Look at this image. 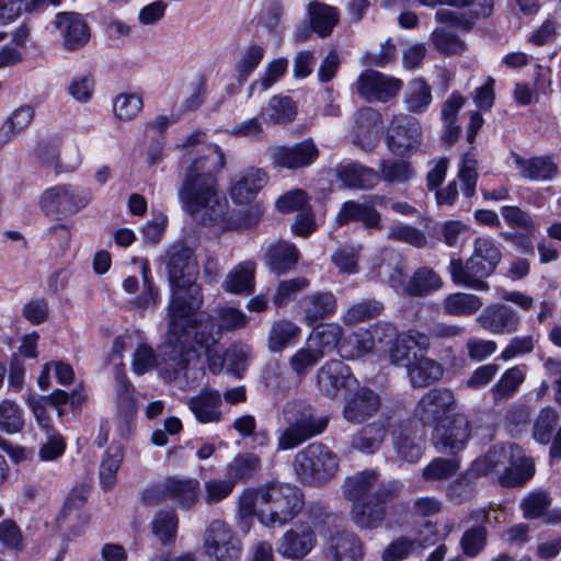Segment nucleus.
Instances as JSON below:
<instances>
[{"label": "nucleus", "mask_w": 561, "mask_h": 561, "mask_svg": "<svg viewBox=\"0 0 561 561\" xmlns=\"http://www.w3.org/2000/svg\"><path fill=\"white\" fill-rule=\"evenodd\" d=\"M183 147L196 157L185 171L178 198L183 209L199 224L219 225L229 208L226 197L219 193L216 178L225 167L224 153L218 146L206 142L202 133L190 135Z\"/></svg>", "instance_id": "obj_1"}, {"label": "nucleus", "mask_w": 561, "mask_h": 561, "mask_svg": "<svg viewBox=\"0 0 561 561\" xmlns=\"http://www.w3.org/2000/svg\"><path fill=\"white\" fill-rule=\"evenodd\" d=\"M304 508V494L293 484L268 482L245 489L239 496L237 527L248 534L256 518L265 527H280L291 522Z\"/></svg>", "instance_id": "obj_2"}, {"label": "nucleus", "mask_w": 561, "mask_h": 561, "mask_svg": "<svg viewBox=\"0 0 561 561\" xmlns=\"http://www.w3.org/2000/svg\"><path fill=\"white\" fill-rule=\"evenodd\" d=\"M164 262L171 288L168 317L171 319L172 330L179 332L191 323L192 316L204 302L202 287L196 282L198 263L194 251L182 241L170 245Z\"/></svg>", "instance_id": "obj_3"}, {"label": "nucleus", "mask_w": 561, "mask_h": 561, "mask_svg": "<svg viewBox=\"0 0 561 561\" xmlns=\"http://www.w3.org/2000/svg\"><path fill=\"white\" fill-rule=\"evenodd\" d=\"M472 248V254L466 261L453 259L448 272L456 285L486 291L489 284L485 278L495 272L502 261V252L499 245L486 237L476 238Z\"/></svg>", "instance_id": "obj_4"}, {"label": "nucleus", "mask_w": 561, "mask_h": 561, "mask_svg": "<svg viewBox=\"0 0 561 561\" xmlns=\"http://www.w3.org/2000/svg\"><path fill=\"white\" fill-rule=\"evenodd\" d=\"M282 413L287 427L278 437L277 446L279 450L293 449L320 435L329 424L327 416L318 415L312 407L304 401L287 402Z\"/></svg>", "instance_id": "obj_5"}, {"label": "nucleus", "mask_w": 561, "mask_h": 561, "mask_svg": "<svg viewBox=\"0 0 561 561\" xmlns=\"http://www.w3.org/2000/svg\"><path fill=\"white\" fill-rule=\"evenodd\" d=\"M294 470L301 482L323 483L339 470V458L321 443L309 444L296 454Z\"/></svg>", "instance_id": "obj_6"}, {"label": "nucleus", "mask_w": 561, "mask_h": 561, "mask_svg": "<svg viewBox=\"0 0 561 561\" xmlns=\"http://www.w3.org/2000/svg\"><path fill=\"white\" fill-rule=\"evenodd\" d=\"M399 480L381 483L371 494V499L356 502L351 507V519L359 529H376L386 519V503L398 497L402 491Z\"/></svg>", "instance_id": "obj_7"}, {"label": "nucleus", "mask_w": 561, "mask_h": 561, "mask_svg": "<svg viewBox=\"0 0 561 561\" xmlns=\"http://www.w3.org/2000/svg\"><path fill=\"white\" fill-rule=\"evenodd\" d=\"M457 407L454 392L447 388H435L425 392L414 408V416L434 430L446 422Z\"/></svg>", "instance_id": "obj_8"}, {"label": "nucleus", "mask_w": 561, "mask_h": 561, "mask_svg": "<svg viewBox=\"0 0 561 561\" xmlns=\"http://www.w3.org/2000/svg\"><path fill=\"white\" fill-rule=\"evenodd\" d=\"M91 199L87 190L70 185H58L46 190L42 195L43 211L54 219H60L83 208Z\"/></svg>", "instance_id": "obj_9"}, {"label": "nucleus", "mask_w": 561, "mask_h": 561, "mask_svg": "<svg viewBox=\"0 0 561 561\" xmlns=\"http://www.w3.org/2000/svg\"><path fill=\"white\" fill-rule=\"evenodd\" d=\"M204 548L207 556L215 561H239L242 543L231 527L221 519L209 523L205 530Z\"/></svg>", "instance_id": "obj_10"}, {"label": "nucleus", "mask_w": 561, "mask_h": 561, "mask_svg": "<svg viewBox=\"0 0 561 561\" xmlns=\"http://www.w3.org/2000/svg\"><path fill=\"white\" fill-rule=\"evenodd\" d=\"M446 422L438 425L432 435L437 451L447 455H457L468 445L471 434L472 424L468 416L456 413Z\"/></svg>", "instance_id": "obj_11"}, {"label": "nucleus", "mask_w": 561, "mask_h": 561, "mask_svg": "<svg viewBox=\"0 0 561 561\" xmlns=\"http://www.w3.org/2000/svg\"><path fill=\"white\" fill-rule=\"evenodd\" d=\"M265 156L274 168L297 170L311 165L319 157V149L309 138L293 146H268Z\"/></svg>", "instance_id": "obj_12"}, {"label": "nucleus", "mask_w": 561, "mask_h": 561, "mask_svg": "<svg viewBox=\"0 0 561 561\" xmlns=\"http://www.w3.org/2000/svg\"><path fill=\"white\" fill-rule=\"evenodd\" d=\"M317 546V535L310 522H298L276 542V551L289 560H300Z\"/></svg>", "instance_id": "obj_13"}, {"label": "nucleus", "mask_w": 561, "mask_h": 561, "mask_svg": "<svg viewBox=\"0 0 561 561\" xmlns=\"http://www.w3.org/2000/svg\"><path fill=\"white\" fill-rule=\"evenodd\" d=\"M479 327L494 335H511L520 327V316L511 306L494 302L486 306L476 319Z\"/></svg>", "instance_id": "obj_14"}, {"label": "nucleus", "mask_w": 561, "mask_h": 561, "mask_svg": "<svg viewBox=\"0 0 561 561\" xmlns=\"http://www.w3.org/2000/svg\"><path fill=\"white\" fill-rule=\"evenodd\" d=\"M402 88L400 79L376 70H366L357 79V93L368 102H387Z\"/></svg>", "instance_id": "obj_15"}, {"label": "nucleus", "mask_w": 561, "mask_h": 561, "mask_svg": "<svg viewBox=\"0 0 561 561\" xmlns=\"http://www.w3.org/2000/svg\"><path fill=\"white\" fill-rule=\"evenodd\" d=\"M381 407L380 396L368 387H358L344 400L342 415L352 424H363L371 419Z\"/></svg>", "instance_id": "obj_16"}, {"label": "nucleus", "mask_w": 561, "mask_h": 561, "mask_svg": "<svg viewBox=\"0 0 561 561\" xmlns=\"http://www.w3.org/2000/svg\"><path fill=\"white\" fill-rule=\"evenodd\" d=\"M442 4H449L457 8H471V14H465L449 9H439L435 14V19L438 23L448 24L461 30L471 28L474 18L489 15L493 7L492 0H443Z\"/></svg>", "instance_id": "obj_17"}, {"label": "nucleus", "mask_w": 561, "mask_h": 561, "mask_svg": "<svg viewBox=\"0 0 561 561\" xmlns=\"http://www.w3.org/2000/svg\"><path fill=\"white\" fill-rule=\"evenodd\" d=\"M385 197L375 195L365 203L347 201L343 203L336 215L339 226L346 225L351 221H359L366 229L381 230V215L375 208V203H382Z\"/></svg>", "instance_id": "obj_18"}, {"label": "nucleus", "mask_w": 561, "mask_h": 561, "mask_svg": "<svg viewBox=\"0 0 561 561\" xmlns=\"http://www.w3.org/2000/svg\"><path fill=\"white\" fill-rule=\"evenodd\" d=\"M351 379V369L341 360L327 362L316 374L319 391L330 399H336L339 392L348 387Z\"/></svg>", "instance_id": "obj_19"}, {"label": "nucleus", "mask_w": 561, "mask_h": 561, "mask_svg": "<svg viewBox=\"0 0 561 561\" xmlns=\"http://www.w3.org/2000/svg\"><path fill=\"white\" fill-rule=\"evenodd\" d=\"M421 138V125L413 117L396 118L387 136L388 149L394 154H403Z\"/></svg>", "instance_id": "obj_20"}, {"label": "nucleus", "mask_w": 561, "mask_h": 561, "mask_svg": "<svg viewBox=\"0 0 561 561\" xmlns=\"http://www.w3.org/2000/svg\"><path fill=\"white\" fill-rule=\"evenodd\" d=\"M519 453V448L512 444L493 446L484 456L472 461L469 474L484 477L501 468L513 465V458Z\"/></svg>", "instance_id": "obj_21"}, {"label": "nucleus", "mask_w": 561, "mask_h": 561, "mask_svg": "<svg viewBox=\"0 0 561 561\" xmlns=\"http://www.w3.org/2000/svg\"><path fill=\"white\" fill-rule=\"evenodd\" d=\"M55 25L62 31L64 45L69 50L83 47L90 38L88 24L79 13H58L56 15Z\"/></svg>", "instance_id": "obj_22"}, {"label": "nucleus", "mask_w": 561, "mask_h": 561, "mask_svg": "<svg viewBox=\"0 0 561 561\" xmlns=\"http://www.w3.org/2000/svg\"><path fill=\"white\" fill-rule=\"evenodd\" d=\"M379 473L374 469H366L345 478L342 484L343 496L352 504L371 499L378 489Z\"/></svg>", "instance_id": "obj_23"}, {"label": "nucleus", "mask_w": 561, "mask_h": 561, "mask_svg": "<svg viewBox=\"0 0 561 561\" xmlns=\"http://www.w3.org/2000/svg\"><path fill=\"white\" fill-rule=\"evenodd\" d=\"M221 398L218 390L204 388L187 400V405L199 423H218L221 420Z\"/></svg>", "instance_id": "obj_24"}, {"label": "nucleus", "mask_w": 561, "mask_h": 561, "mask_svg": "<svg viewBox=\"0 0 561 561\" xmlns=\"http://www.w3.org/2000/svg\"><path fill=\"white\" fill-rule=\"evenodd\" d=\"M198 491L199 482L196 479L171 477L160 484L162 495L185 510L197 502Z\"/></svg>", "instance_id": "obj_25"}, {"label": "nucleus", "mask_w": 561, "mask_h": 561, "mask_svg": "<svg viewBox=\"0 0 561 561\" xmlns=\"http://www.w3.org/2000/svg\"><path fill=\"white\" fill-rule=\"evenodd\" d=\"M299 304L305 322L308 325L330 318L337 308L336 297L331 291H318L306 295Z\"/></svg>", "instance_id": "obj_26"}, {"label": "nucleus", "mask_w": 561, "mask_h": 561, "mask_svg": "<svg viewBox=\"0 0 561 561\" xmlns=\"http://www.w3.org/2000/svg\"><path fill=\"white\" fill-rule=\"evenodd\" d=\"M197 311L192 316L191 323L184 328V330L175 332L171 328V319L169 318V331L178 340L184 336L194 334V340L201 346L209 347L217 344L218 336L220 335V329L216 324L215 320L209 316L201 314L196 318Z\"/></svg>", "instance_id": "obj_27"}, {"label": "nucleus", "mask_w": 561, "mask_h": 561, "mask_svg": "<svg viewBox=\"0 0 561 561\" xmlns=\"http://www.w3.org/2000/svg\"><path fill=\"white\" fill-rule=\"evenodd\" d=\"M266 182L267 175L264 171L256 168H248L240 172L232 181L230 196L236 203H249Z\"/></svg>", "instance_id": "obj_28"}, {"label": "nucleus", "mask_w": 561, "mask_h": 561, "mask_svg": "<svg viewBox=\"0 0 561 561\" xmlns=\"http://www.w3.org/2000/svg\"><path fill=\"white\" fill-rule=\"evenodd\" d=\"M335 172L337 179L350 188L370 190L379 183L378 172L358 162L340 164Z\"/></svg>", "instance_id": "obj_29"}, {"label": "nucleus", "mask_w": 561, "mask_h": 561, "mask_svg": "<svg viewBox=\"0 0 561 561\" xmlns=\"http://www.w3.org/2000/svg\"><path fill=\"white\" fill-rule=\"evenodd\" d=\"M514 162L523 178L531 181H551L559 174V167L549 156L522 158L514 153Z\"/></svg>", "instance_id": "obj_30"}, {"label": "nucleus", "mask_w": 561, "mask_h": 561, "mask_svg": "<svg viewBox=\"0 0 561 561\" xmlns=\"http://www.w3.org/2000/svg\"><path fill=\"white\" fill-rule=\"evenodd\" d=\"M334 561H358L363 558V542L352 531H337L328 542Z\"/></svg>", "instance_id": "obj_31"}, {"label": "nucleus", "mask_w": 561, "mask_h": 561, "mask_svg": "<svg viewBox=\"0 0 561 561\" xmlns=\"http://www.w3.org/2000/svg\"><path fill=\"white\" fill-rule=\"evenodd\" d=\"M256 264L252 260L239 263L234 266L222 282L226 291L236 295H250L255 287Z\"/></svg>", "instance_id": "obj_32"}, {"label": "nucleus", "mask_w": 561, "mask_h": 561, "mask_svg": "<svg viewBox=\"0 0 561 561\" xmlns=\"http://www.w3.org/2000/svg\"><path fill=\"white\" fill-rule=\"evenodd\" d=\"M299 259L297 248L289 242L278 241L272 244L265 254V263L274 274L282 275L293 270Z\"/></svg>", "instance_id": "obj_33"}, {"label": "nucleus", "mask_w": 561, "mask_h": 561, "mask_svg": "<svg viewBox=\"0 0 561 561\" xmlns=\"http://www.w3.org/2000/svg\"><path fill=\"white\" fill-rule=\"evenodd\" d=\"M413 387H426L438 381L443 374V366L434 359L413 353V362L407 368Z\"/></svg>", "instance_id": "obj_34"}, {"label": "nucleus", "mask_w": 561, "mask_h": 561, "mask_svg": "<svg viewBox=\"0 0 561 561\" xmlns=\"http://www.w3.org/2000/svg\"><path fill=\"white\" fill-rule=\"evenodd\" d=\"M443 279L431 267L417 268L407 284L403 286V294L410 297H424L440 289Z\"/></svg>", "instance_id": "obj_35"}, {"label": "nucleus", "mask_w": 561, "mask_h": 561, "mask_svg": "<svg viewBox=\"0 0 561 561\" xmlns=\"http://www.w3.org/2000/svg\"><path fill=\"white\" fill-rule=\"evenodd\" d=\"M386 435V424L382 421H375L353 435L351 445L359 453L371 455L380 448Z\"/></svg>", "instance_id": "obj_36"}, {"label": "nucleus", "mask_w": 561, "mask_h": 561, "mask_svg": "<svg viewBox=\"0 0 561 561\" xmlns=\"http://www.w3.org/2000/svg\"><path fill=\"white\" fill-rule=\"evenodd\" d=\"M342 328L335 323H325L317 327L309 334L307 345L310 346L316 353L321 354V358L335 350L342 337Z\"/></svg>", "instance_id": "obj_37"}, {"label": "nucleus", "mask_w": 561, "mask_h": 561, "mask_svg": "<svg viewBox=\"0 0 561 561\" xmlns=\"http://www.w3.org/2000/svg\"><path fill=\"white\" fill-rule=\"evenodd\" d=\"M432 103L431 87L423 78L410 81L403 95V104L410 113H424Z\"/></svg>", "instance_id": "obj_38"}, {"label": "nucleus", "mask_w": 561, "mask_h": 561, "mask_svg": "<svg viewBox=\"0 0 561 561\" xmlns=\"http://www.w3.org/2000/svg\"><path fill=\"white\" fill-rule=\"evenodd\" d=\"M300 333V328L293 321L286 319L275 321L268 331L267 347L271 352H280L295 343Z\"/></svg>", "instance_id": "obj_39"}, {"label": "nucleus", "mask_w": 561, "mask_h": 561, "mask_svg": "<svg viewBox=\"0 0 561 561\" xmlns=\"http://www.w3.org/2000/svg\"><path fill=\"white\" fill-rule=\"evenodd\" d=\"M534 473V461L516 454L513 458V465H508L499 477V483L504 488L519 486L533 478Z\"/></svg>", "instance_id": "obj_40"}, {"label": "nucleus", "mask_w": 561, "mask_h": 561, "mask_svg": "<svg viewBox=\"0 0 561 561\" xmlns=\"http://www.w3.org/2000/svg\"><path fill=\"white\" fill-rule=\"evenodd\" d=\"M480 297L467 293H454L445 297L443 310L446 314L454 317H466L474 314L482 307Z\"/></svg>", "instance_id": "obj_41"}, {"label": "nucleus", "mask_w": 561, "mask_h": 561, "mask_svg": "<svg viewBox=\"0 0 561 561\" xmlns=\"http://www.w3.org/2000/svg\"><path fill=\"white\" fill-rule=\"evenodd\" d=\"M191 352H184L182 348L172 347L169 353L164 354L159 365L160 376L168 382L179 379L185 374L190 363Z\"/></svg>", "instance_id": "obj_42"}, {"label": "nucleus", "mask_w": 561, "mask_h": 561, "mask_svg": "<svg viewBox=\"0 0 561 561\" xmlns=\"http://www.w3.org/2000/svg\"><path fill=\"white\" fill-rule=\"evenodd\" d=\"M117 413L123 421L129 422L136 413L134 386L124 373L116 376Z\"/></svg>", "instance_id": "obj_43"}, {"label": "nucleus", "mask_w": 561, "mask_h": 561, "mask_svg": "<svg viewBox=\"0 0 561 561\" xmlns=\"http://www.w3.org/2000/svg\"><path fill=\"white\" fill-rule=\"evenodd\" d=\"M260 115L264 117L266 122L286 124L294 119L296 108L290 98L273 96L267 106L262 108Z\"/></svg>", "instance_id": "obj_44"}, {"label": "nucleus", "mask_w": 561, "mask_h": 561, "mask_svg": "<svg viewBox=\"0 0 561 561\" xmlns=\"http://www.w3.org/2000/svg\"><path fill=\"white\" fill-rule=\"evenodd\" d=\"M559 419V413L556 409L551 407L542 408L534 421V439L539 444L548 445L552 439V434L557 428Z\"/></svg>", "instance_id": "obj_45"}, {"label": "nucleus", "mask_w": 561, "mask_h": 561, "mask_svg": "<svg viewBox=\"0 0 561 561\" xmlns=\"http://www.w3.org/2000/svg\"><path fill=\"white\" fill-rule=\"evenodd\" d=\"M34 116L33 108L23 106L13 112L0 128V148L24 130Z\"/></svg>", "instance_id": "obj_46"}, {"label": "nucleus", "mask_w": 561, "mask_h": 561, "mask_svg": "<svg viewBox=\"0 0 561 561\" xmlns=\"http://www.w3.org/2000/svg\"><path fill=\"white\" fill-rule=\"evenodd\" d=\"M311 25L320 36H328L337 22V13L333 7L321 2H312L309 5Z\"/></svg>", "instance_id": "obj_47"}, {"label": "nucleus", "mask_w": 561, "mask_h": 561, "mask_svg": "<svg viewBox=\"0 0 561 561\" xmlns=\"http://www.w3.org/2000/svg\"><path fill=\"white\" fill-rule=\"evenodd\" d=\"M382 310L383 305L380 301L376 299H365L350 306L344 312L342 321L344 324L354 325L378 317Z\"/></svg>", "instance_id": "obj_48"}, {"label": "nucleus", "mask_w": 561, "mask_h": 561, "mask_svg": "<svg viewBox=\"0 0 561 561\" xmlns=\"http://www.w3.org/2000/svg\"><path fill=\"white\" fill-rule=\"evenodd\" d=\"M124 458L119 446H111L105 451L100 466V481L104 490H110L116 483V473Z\"/></svg>", "instance_id": "obj_49"}, {"label": "nucleus", "mask_w": 561, "mask_h": 561, "mask_svg": "<svg viewBox=\"0 0 561 561\" xmlns=\"http://www.w3.org/2000/svg\"><path fill=\"white\" fill-rule=\"evenodd\" d=\"M379 181L391 184L405 183L414 175L411 164L404 160L389 159L382 160L379 164Z\"/></svg>", "instance_id": "obj_50"}, {"label": "nucleus", "mask_w": 561, "mask_h": 561, "mask_svg": "<svg viewBox=\"0 0 561 561\" xmlns=\"http://www.w3.org/2000/svg\"><path fill=\"white\" fill-rule=\"evenodd\" d=\"M260 467L261 460L255 454H239L228 463L227 474L236 483L250 478Z\"/></svg>", "instance_id": "obj_51"}, {"label": "nucleus", "mask_w": 561, "mask_h": 561, "mask_svg": "<svg viewBox=\"0 0 561 561\" xmlns=\"http://www.w3.org/2000/svg\"><path fill=\"white\" fill-rule=\"evenodd\" d=\"M524 379L525 375L519 367L508 368L491 389L493 400L500 402L512 397Z\"/></svg>", "instance_id": "obj_52"}, {"label": "nucleus", "mask_w": 561, "mask_h": 561, "mask_svg": "<svg viewBox=\"0 0 561 561\" xmlns=\"http://www.w3.org/2000/svg\"><path fill=\"white\" fill-rule=\"evenodd\" d=\"M152 533L162 542L174 541L178 530V516L173 511H160L151 523Z\"/></svg>", "instance_id": "obj_53"}, {"label": "nucleus", "mask_w": 561, "mask_h": 561, "mask_svg": "<svg viewBox=\"0 0 561 561\" xmlns=\"http://www.w3.org/2000/svg\"><path fill=\"white\" fill-rule=\"evenodd\" d=\"M24 426L23 412L16 402L2 400L0 402V430L8 434H15Z\"/></svg>", "instance_id": "obj_54"}, {"label": "nucleus", "mask_w": 561, "mask_h": 561, "mask_svg": "<svg viewBox=\"0 0 561 561\" xmlns=\"http://www.w3.org/2000/svg\"><path fill=\"white\" fill-rule=\"evenodd\" d=\"M393 444L399 458L408 462H416L423 455V443L405 431H401L394 437Z\"/></svg>", "instance_id": "obj_55"}, {"label": "nucleus", "mask_w": 561, "mask_h": 561, "mask_svg": "<svg viewBox=\"0 0 561 561\" xmlns=\"http://www.w3.org/2000/svg\"><path fill=\"white\" fill-rule=\"evenodd\" d=\"M309 286V280L306 277H296L291 279L280 280L275 288L273 295V304L277 308L287 306L295 299L297 294L305 290Z\"/></svg>", "instance_id": "obj_56"}, {"label": "nucleus", "mask_w": 561, "mask_h": 561, "mask_svg": "<svg viewBox=\"0 0 561 561\" xmlns=\"http://www.w3.org/2000/svg\"><path fill=\"white\" fill-rule=\"evenodd\" d=\"M90 490L88 485L75 486L68 494L58 522L71 520L73 517H81L79 510L85 504Z\"/></svg>", "instance_id": "obj_57"}, {"label": "nucleus", "mask_w": 561, "mask_h": 561, "mask_svg": "<svg viewBox=\"0 0 561 561\" xmlns=\"http://www.w3.org/2000/svg\"><path fill=\"white\" fill-rule=\"evenodd\" d=\"M459 469L456 458H435L423 470V478L430 481L445 480L453 477Z\"/></svg>", "instance_id": "obj_58"}, {"label": "nucleus", "mask_w": 561, "mask_h": 561, "mask_svg": "<svg viewBox=\"0 0 561 561\" xmlns=\"http://www.w3.org/2000/svg\"><path fill=\"white\" fill-rule=\"evenodd\" d=\"M479 477L469 474V469L457 480L451 482L447 489V497L455 504H462L469 501L474 493L473 480Z\"/></svg>", "instance_id": "obj_59"}, {"label": "nucleus", "mask_w": 561, "mask_h": 561, "mask_svg": "<svg viewBox=\"0 0 561 561\" xmlns=\"http://www.w3.org/2000/svg\"><path fill=\"white\" fill-rule=\"evenodd\" d=\"M387 238L389 240L409 243L415 248H423L427 243V239L424 232L409 225L391 227L387 233Z\"/></svg>", "instance_id": "obj_60"}, {"label": "nucleus", "mask_w": 561, "mask_h": 561, "mask_svg": "<svg viewBox=\"0 0 561 561\" xmlns=\"http://www.w3.org/2000/svg\"><path fill=\"white\" fill-rule=\"evenodd\" d=\"M265 54V48L261 45L249 46L240 61L237 65L239 81H245L248 77L257 68Z\"/></svg>", "instance_id": "obj_61"}, {"label": "nucleus", "mask_w": 561, "mask_h": 561, "mask_svg": "<svg viewBox=\"0 0 561 561\" xmlns=\"http://www.w3.org/2000/svg\"><path fill=\"white\" fill-rule=\"evenodd\" d=\"M320 359L321 354L306 344L289 358V366L298 377H305Z\"/></svg>", "instance_id": "obj_62"}, {"label": "nucleus", "mask_w": 561, "mask_h": 561, "mask_svg": "<svg viewBox=\"0 0 561 561\" xmlns=\"http://www.w3.org/2000/svg\"><path fill=\"white\" fill-rule=\"evenodd\" d=\"M142 100L136 94H119L114 103V114L121 121L135 118L142 110Z\"/></svg>", "instance_id": "obj_63"}, {"label": "nucleus", "mask_w": 561, "mask_h": 561, "mask_svg": "<svg viewBox=\"0 0 561 561\" xmlns=\"http://www.w3.org/2000/svg\"><path fill=\"white\" fill-rule=\"evenodd\" d=\"M432 41L435 48L443 54H460L465 49V43L457 35L443 27L433 31Z\"/></svg>", "instance_id": "obj_64"}]
</instances>
